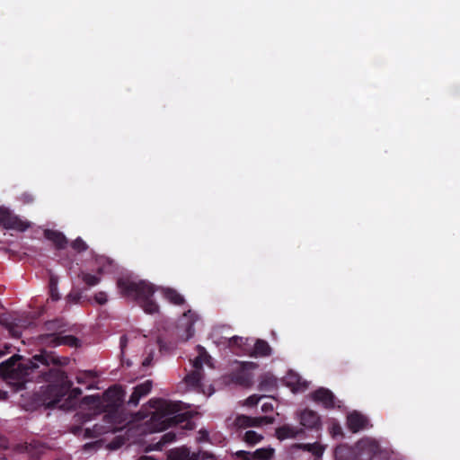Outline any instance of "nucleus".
Here are the masks:
<instances>
[{
    "label": "nucleus",
    "mask_w": 460,
    "mask_h": 460,
    "mask_svg": "<svg viewBox=\"0 0 460 460\" xmlns=\"http://www.w3.org/2000/svg\"><path fill=\"white\" fill-rule=\"evenodd\" d=\"M21 359L20 355H13L0 363V376L6 381L23 384L26 377L40 365H54V367L42 373L43 379L48 385L41 387V401L47 408L57 407L62 398L67 395L73 385L66 372L57 367L61 365L59 358L51 352L42 350L24 362H20Z\"/></svg>",
    "instance_id": "f257e3e1"
},
{
    "label": "nucleus",
    "mask_w": 460,
    "mask_h": 460,
    "mask_svg": "<svg viewBox=\"0 0 460 460\" xmlns=\"http://www.w3.org/2000/svg\"><path fill=\"white\" fill-rule=\"evenodd\" d=\"M148 404L154 409L150 420L157 430L162 431L180 424L187 429L193 428L192 414L190 411H181V402L156 398L149 400Z\"/></svg>",
    "instance_id": "f03ea898"
},
{
    "label": "nucleus",
    "mask_w": 460,
    "mask_h": 460,
    "mask_svg": "<svg viewBox=\"0 0 460 460\" xmlns=\"http://www.w3.org/2000/svg\"><path fill=\"white\" fill-rule=\"evenodd\" d=\"M117 286L124 296L137 301L146 313L158 312L159 306L153 299L156 289L152 283L146 280L135 281L128 278H120L117 281Z\"/></svg>",
    "instance_id": "7ed1b4c3"
},
{
    "label": "nucleus",
    "mask_w": 460,
    "mask_h": 460,
    "mask_svg": "<svg viewBox=\"0 0 460 460\" xmlns=\"http://www.w3.org/2000/svg\"><path fill=\"white\" fill-rule=\"evenodd\" d=\"M124 396V390L120 386L114 385L106 390L102 397L89 396L85 397L84 400L91 401L98 413L106 414L108 420L123 422L121 408Z\"/></svg>",
    "instance_id": "20e7f679"
},
{
    "label": "nucleus",
    "mask_w": 460,
    "mask_h": 460,
    "mask_svg": "<svg viewBox=\"0 0 460 460\" xmlns=\"http://www.w3.org/2000/svg\"><path fill=\"white\" fill-rule=\"evenodd\" d=\"M0 226L7 230L24 232L30 227L31 224L27 221L22 220L9 209L0 208Z\"/></svg>",
    "instance_id": "39448f33"
},
{
    "label": "nucleus",
    "mask_w": 460,
    "mask_h": 460,
    "mask_svg": "<svg viewBox=\"0 0 460 460\" xmlns=\"http://www.w3.org/2000/svg\"><path fill=\"white\" fill-rule=\"evenodd\" d=\"M355 446L358 460H372L380 451L379 443L371 438H361Z\"/></svg>",
    "instance_id": "423d86ee"
},
{
    "label": "nucleus",
    "mask_w": 460,
    "mask_h": 460,
    "mask_svg": "<svg viewBox=\"0 0 460 460\" xmlns=\"http://www.w3.org/2000/svg\"><path fill=\"white\" fill-rule=\"evenodd\" d=\"M111 420L106 418V414H103L102 423H95L92 428L89 427L84 429V437L94 438L110 432H115L122 422Z\"/></svg>",
    "instance_id": "0eeeda50"
},
{
    "label": "nucleus",
    "mask_w": 460,
    "mask_h": 460,
    "mask_svg": "<svg viewBox=\"0 0 460 460\" xmlns=\"http://www.w3.org/2000/svg\"><path fill=\"white\" fill-rule=\"evenodd\" d=\"M42 342L52 347L66 345L70 348H77L81 345V341L74 335H61L57 333H47L40 335Z\"/></svg>",
    "instance_id": "6e6552de"
},
{
    "label": "nucleus",
    "mask_w": 460,
    "mask_h": 460,
    "mask_svg": "<svg viewBox=\"0 0 460 460\" xmlns=\"http://www.w3.org/2000/svg\"><path fill=\"white\" fill-rule=\"evenodd\" d=\"M347 427L352 433H357L372 427V425L366 415L354 411L347 416Z\"/></svg>",
    "instance_id": "1a4fd4ad"
},
{
    "label": "nucleus",
    "mask_w": 460,
    "mask_h": 460,
    "mask_svg": "<svg viewBox=\"0 0 460 460\" xmlns=\"http://www.w3.org/2000/svg\"><path fill=\"white\" fill-rule=\"evenodd\" d=\"M274 453V448L269 447L259 448L254 452L240 450L235 453V456L240 460H270L273 457Z\"/></svg>",
    "instance_id": "9d476101"
},
{
    "label": "nucleus",
    "mask_w": 460,
    "mask_h": 460,
    "mask_svg": "<svg viewBox=\"0 0 460 460\" xmlns=\"http://www.w3.org/2000/svg\"><path fill=\"white\" fill-rule=\"evenodd\" d=\"M311 398L315 402L322 403L324 408L332 409L335 405V397L332 392L327 388L321 387L311 394Z\"/></svg>",
    "instance_id": "9b49d317"
},
{
    "label": "nucleus",
    "mask_w": 460,
    "mask_h": 460,
    "mask_svg": "<svg viewBox=\"0 0 460 460\" xmlns=\"http://www.w3.org/2000/svg\"><path fill=\"white\" fill-rule=\"evenodd\" d=\"M300 424L311 429H319L322 423L319 414L310 409H305L300 413Z\"/></svg>",
    "instance_id": "f8f14e48"
},
{
    "label": "nucleus",
    "mask_w": 460,
    "mask_h": 460,
    "mask_svg": "<svg viewBox=\"0 0 460 460\" xmlns=\"http://www.w3.org/2000/svg\"><path fill=\"white\" fill-rule=\"evenodd\" d=\"M152 386L153 383L151 380H146L145 382L135 386L128 401V404L137 406L140 399L151 392Z\"/></svg>",
    "instance_id": "ddd939ff"
},
{
    "label": "nucleus",
    "mask_w": 460,
    "mask_h": 460,
    "mask_svg": "<svg viewBox=\"0 0 460 460\" xmlns=\"http://www.w3.org/2000/svg\"><path fill=\"white\" fill-rule=\"evenodd\" d=\"M44 237L52 242L58 250L65 249L67 245L66 237L59 231L46 229L44 231Z\"/></svg>",
    "instance_id": "4468645a"
},
{
    "label": "nucleus",
    "mask_w": 460,
    "mask_h": 460,
    "mask_svg": "<svg viewBox=\"0 0 460 460\" xmlns=\"http://www.w3.org/2000/svg\"><path fill=\"white\" fill-rule=\"evenodd\" d=\"M336 460H358L356 446L354 447L347 445H340L334 450Z\"/></svg>",
    "instance_id": "2eb2a0df"
},
{
    "label": "nucleus",
    "mask_w": 460,
    "mask_h": 460,
    "mask_svg": "<svg viewBox=\"0 0 460 460\" xmlns=\"http://www.w3.org/2000/svg\"><path fill=\"white\" fill-rule=\"evenodd\" d=\"M271 353L272 349L270 344L264 340L258 339L253 345L251 356L254 358H265L270 356Z\"/></svg>",
    "instance_id": "dca6fc26"
},
{
    "label": "nucleus",
    "mask_w": 460,
    "mask_h": 460,
    "mask_svg": "<svg viewBox=\"0 0 460 460\" xmlns=\"http://www.w3.org/2000/svg\"><path fill=\"white\" fill-rule=\"evenodd\" d=\"M303 432L302 429H298L290 425H283L276 429V436L279 440L286 438H293Z\"/></svg>",
    "instance_id": "f3484780"
},
{
    "label": "nucleus",
    "mask_w": 460,
    "mask_h": 460,
    "mask_svg": "<svg viewBox=\"0 0 460 460\" xmlns=\"http://www.w3.org/2000/svg\"><path fill=\"white\" fill-rule=\"evenodd\" d=\"M162 293L164 297L171 304L175 305H181L185 303V299L176 289L172 288H163Z\"/></svg>",
    "instance_id": "a211bd4d"
},
{
    "label": "nucleus",
    "mask_w": 460,
    "mask_h": 460,
    "mask_svg": "<svg viewBox=\"0 0 460 460\" xmlns=\"http://www.w3.org/2000/svg\"><path fill=\"white\" fill-rule=\"evenodd\" d=\"M286 378L288 386L291 387L293 391H305L307 388L306 383L302 381L301 377L292 371L288 374Z\"/></svg>",
    "instance_id": "6ab92c4d"
},
{
    "label": "nucleus",
    "mask_w": 460,
    "mask_h": 460,
    "mask_svg": "<svg viewBox=\"0 0 460 460\" xmlns=\"http://www.w3.org/2000/svg\"><path fill=\"white\" fill-rule=\"evenodd\" d=\"M277 385V379L274 376L271 374H264L261 376L260 382H259V390L263 392L271 391L275 388Z\"/></svg>",
    "instance_id": "aec40b11"
},
{
    "label": "nucleus",
    "mask_w": 460,
    "mask_h": 460,
    "mask_svg": "<svg viewBox=\"0 0 460 460\" xmlns=\"http://www.w3.org/2000/svg\"><path fill=\"white\" fill-rule=\"evenodd\" d=\"M233 380L234 383L245 387L252 385V375L243 370L235 373L233 376Z\"/></svg>",
    "instance_id": "412c9836"
},
{
    "label": "nucleus",
    "mask_w": 460,
    "mask_h": 460,
    "mask_svg": "<svg viewBox=\"0 0 460 460\" xmlns=\"http://www.w3.org/2000/svg\"><path fill=\"white\" fill-rule=\"evenodd\" d=\"M297 447L311 452L316 457H321L324 451V447L317 442L313 444H298Z\"/></svg>",
    "instance_id": "4be33fe9"
},
{
    "label": "nucleus",
    "mask_w": 460,
    "mask_h": 460,
    "mask_svg": "<svg viewBox=\"0 0 460 460\" xmlns=\"http://www.w3.org/2000/svg\"><path fill=\"white\" fill-rule=\"evenodd\" d=\"M176 440V434L173 431L164 433L160 440L155 444V448L156 450H163V448Z\"/></svg>",
    "instance_id": "5701e85b"
},
{
    "label": "nucleus",
    "mask_w": 460,
    "mask_h": 460,
    "mask_svg": "<svg viewBox=\"0 0 460 460\" xmlns=\"http://www.w3.org/2000/svg\"><path fill=\"white\" fill-rule=\"evenodd\" d=\"M64 327H65V324H64L62 319H54V320L47 321L44 323V329L48 332H50V333H56L57 332H61Z\"/></svg>",
    "instance_id": "b1692460"
},
{
    "label": "nucleus",
    "mask_w": 460,
    "mask_h": 460,
    "mask_svg": "<svg viewBox=\"0 0 460 460\" xmlns=\"http://www.w3.org/2000/svg\"><path fill=\"white\" fill-rule=\"evenodd\" d=\"M243 439L246 444L254 446L261 442L263 439V437L254 430H248L244 433Z\"/></svg>",
    "instance_id": "393cba45"
},
{
    "label": "nucleus",
    "mask_w": 460,
    "mask_h": 460,
    "mask_svg": "<svg viewBox=\"0 0 460 460\" xmlns=\"http://www.w3.org/2000/svg\"><path fill=\"white\" fill-rule=\"evenodd\" d=\"M96 377L97 376L93 371H84L77 375L76 381L78 384L86 385L87 387L90 388L92 385L88 384V382H93Z\"/></svg>",
    "instance_id": "a878e982"
},
{
    "label": "nucleus",
    "mask_w": 460,
    "mask_h": 460,
    "mask_svg": "<svg viewBox=\"0 0 460 460\" xmlns=\"http://www.w3.org/2000/svg\"><path fill=\"white\" fill-rule=\"evenodd\" d=\"M28 452L31 458L37 460L40 459V455L43 453L44 446L40 443H31L27 447Z\"/></svg>",
    "instance_id": "bb28decb"
},
{
    "label": "nucleus",
    "mask_w": 460,
    "mask_h": 460,
    "mask_svg": "<svg viewBox=\"0 0 460 460\" xmlns=\"http://www.w3.org/2000/svg\"><path fill=\"white\" fill-rule=\"evenodd\" d=\"M80 277L83 282L86 284L88 287H94L101 281V279L99 277L90 273L82 272L80 274Z\"/></svg>",
    "instance_id": "cd10ccee"
},
{
    "label": "nucleus",
    "mask_w": 460,
    "mask_h": 460,
    "mask_svg": "<svg viewBox=\"0 0 460 460\" xmlns=\"http://www.w3.org/2000/svg\"><path fill=\"white\" fill-rule=\"evenodd\" d=\"M252 417L246 415H239L234 420V425L240 429H246L251 427Z\"/></svg>",
    "instance_id": "c85d7f7f"
},
{
    "label": "nucleus",
    "mask_w": 460,
    "mask_h": 460,
    "mask_svg": "<svg viewBox=\"0 0 460 460\" xmlns=\"http://www.w3.org/2000/svg\"><path fill=\"white\" fill-rule=\"evenodd\" d=\"M173 455L176 460H189V456H190V449L187 447H181L176 448L173 451Z\"/></svg>",
    "instance_id": "c756f323"
},
{
    "label": "nucleus",
    "mask_w": 460,
    "mask_h": 460,
    "mask_svg": "<svg viewBox=\"0 0 460 460\" xmlns=\"http://www.w3.org/2000/svg\"><path fill=\"white\" fill-rule=\"evenodd\" d=\"M199 348L202 351L193 360V367L196 369V371L202 369L204 358H207L208 357V353L206 352V350L203 348H201V347H199Z\"/></svg>",
    "instance_id": "7c9ffc66"
},
{
    "label": "nucleus",
    "mask_w": 460,
    "mask_h": 460,
    "mask_svg": "<svg viewBox=\"0 0 460 460\" xmlns=\"http://www.w3.org/2000/svg\"><path fill=\"white\" fill-rule=\"evenodd\" d=\"M71 247L78 252H84L88 248L85 242L80 237H77L75 241L72 242Z\"/></svg>",
    "instance_id": "2f4dec72"
},
{
    "label": "nucleus",
    "mask_w": 460,
    "mask_h": 460,
    "mask_svg": "<svg viewBox=\"0 0 460 460\" xmlns=\"http://www.w3.org/2000/svg\"><path fill=\"white\" fill-rule=\"evenodd\" d=\"M251 427H259L262 424H268L272 422V419L267 416L262 417H252Z\"/></svg>",
    "instance_id": "473e14b6"
},
{
    "label": "nucleus",
    "mask_w": 460,
    "mask_h": 460,
    "mask_svg": "<svg viewBox=\"0 0 460 460\" xmlns=\"http://www.w3.org/2000/svg\"><path fill=\"white\" fill-rule=\"evenodd\" d=\"M186 382L191 384L193 385H198L200 382V373L199 371H194L191 374L188 375L185 378Z\"/></svg>",
    "instance_id": "72a5a7b5"
},
{
    "label": "nucleus",
    "mask_w": 460,
    "mask_h": 460,
    "mask_svg": "<svg viewBox=\"0 0 460 460\" xmlns=\"http://www.w3.org/2000/svg\"><path fill=\"white\" fill-rule=\"evenodd\" d=\"M198 434L197 441L199 443L209 442V434L207 429H201Z\"/></svg>",
    "instance_id": "f704fd0d"
},
{
    "label": "nucleus",
    "mask_w": 460,
    "mask_h": 460,
    "mask_svg": "<svg viewBox=\"0 0 460 460\" xmlns=\"http://www.w3.org/2000/svg\"><path fill=\"white\" fill-rule=\"evenodd\" d=\"M261 400V397L260 396H257L256 394H253V395H251L249 396L246 401H245V404L249 407H253V406H256L259 402Z\"/></svg>",
    "instance_id": "c9c22d12"
},
{
    "label": "nucleus",
    "mask_w": 460,
    "mask_h": 460,
    "mask_svg": "<svg viewBox=\"0 0 460 460\" xmlns=\"http://www.w3.org/2000/svg\"><path fill=\"white\" fill-rule=\"evenodd\" d=\"M94 299L99 305H104L107 302V295L105 292L100 291L95 294Z\"/></svg>",
    "instance_id": "e433bc0d"
},
{
    "label": "nucleus",
    "mask_w": 460,
    "mask_h": 460,
    "mask_svg": "<svg viewBox=\"0 0 460 460\" xmlns=\"http://www.w3.org/2000/svg\"><path fill=\"white\" fill-rule=\"evenodd\" d=\"M20 200L24 204H30L34 201V197L29 192H24L20 196Z\"/></svg>",
    "instance_id": "4c0bfd02"
},
{
    "label": "nucleus",
    "mask_w": 460,
    "mask_h": 460,
    "mask_svg": "<svg viewBox=\"0 0 460 460\" xmlns=\"http://www.w3.org/2000/svg\"><path fill=\"white\" fill-rule=\"evenodd\" d=\"M201 452H191L190 451V456H189V460H199ZM208 457V455L207 452L202 453V459H206Z\"/></svg>",
    "instance_id": "58836bf2"
},
{
    "label": "nucleus",
    "mask_w": 460,
    "mask_h": 460,
    "mask_svg": "<svg viewBox=\"0 0 460 460\" xmlns=\"http://www.w3.org/2000/svg\"><path fill=\"white\" fill-rule=\"evenodd\" d=\"M194 332H195L194 323L191 322L188 323L187 327H186V340L190 339L194 335Z\"/></svg>",
    "instance_id": "ea45409f"
},
{
    "label": "nucleus",
    "mask_w": 460,
    "mask_h": 460,
    "mask_svg": "<svg viewBox=\"0 0 460 460\" xmlns=\"http://www.w3.org/2000/svg\"><path fill=\"white\" fill-rule=\"evenodd\" d=\"M8 439L3 436L2 434H0V449H5L8 447Z\"/></svg>",
    "instance_id": "a19ab883"
},
{
    "label": "nucleus",
    "mask_w": 460,
    "mask_h": 460,
    "mask_svg": "<svg viewBox=\"0 0 460 460\" xmlns=\"http://www.w3.org/2000/svg\"><path fill=\"white\" fill-rule=\"evenodd\" d=\"M127 343H128V338L126 335H122L120 337V341H119V344H120V349H121V353L123 354L124 353V350H125V348L127 346Z\"/></svg>",
    "instance_id": "79ce46f5"
},
{
    "label": "nucleus",
    "mask_w": 460,
    "mask_h": 460,
    "mask_svg": "<svg viewBox=\"0 0 460 460\" xmlns=\"http://www.w3.org/2000/svg\"><path fill=\"white\" fill-rule=\"evenodd\" d=\"M50 296H51L52 300H54V301H58L60 298V296L58 293L57 288H51Z\"/></svg>",
    "instance_id": "37998d69"
},
{
    "label": "nucleus",
    "mask_w": 460,
    "mask_h": 460,
    "mask_svg": "<svg viewBox=\"0 0 460 460\" xmlns=\"http://www.w3.org/2000/svg\"><path fill=\"white\" fill-rule=\"evenodd\" d=\"M81 295L79 293L74 294L70 293L68 295L69 300L73 301L74 303H77L80 300Z\"/></svg>",
    "instance_id": "c03bdc74"
},
{
    "label": "nucleus",
    "mask_w": 460,
    "mask_h": 460,
    "mask_svg": "<svg viewBox=\"0 0 460 460\" xmlns=\"http://www.w3.org/2000/svg\"><path fill=\"white\" fill-rule=\"evenodd\" d=\"M342 433V429H341V427L340 425H333L332 426V434L333 436H336L338 434H341Z\"/></svg>",
    "instance_id": "a18cd8bd"
},
{
    "label": "nucleus",
    "mask_w": 460,
    "mask_h": 460,
    "mask_svg": "<svg viewBox=\"0 0 460 460\" xmlns=\"http://www.w3.org/2000/svg\"><path fill=\"white\" fill-rule=\"evenodd\" d=\"M273 410V407H272V404L271 403H264L262 404L261 406V411L263 412H268V411H270Z\"/></svg>",
    "instance_id": "49530a36"
},
{
    "label": "nucleus",
    "mask_w": 460,
    "mask_h": 460,
    "mask_svg": "<svg viewBox=\"0 0 460 460\" xmlns=\"http://www.w3.org/2000/svg\"><path fill=\"white\" fill-rule=\"evenodd\" d=\"M151 361H152V356H151V355H149L148 357H146V358L144 359V361H143V363H142V364H143V366H144V367H147V366H149V365H150Z\"/></svg>",
    "instance_id": "de8ad7c7"
},
{
    "label": "nucleus",
    "mask_w": 460,
    "mask_h": 460,
    "mask_svg": "<svg viewBox=\"0 0 460 460\" xmlns=\"http://www.w3.org/2000/svg\"><path fill=\"white\" fill-rule=\"evenodd\" d=\"M72 393L75 394V395H77V394H82V391L80 388H74L72 390Z\"/></svg>",
    "instance_id": "09e8293b"
},
{
    "label": "nucleus",
    "mask_w": 460,
    "mask_h": 460,
    "mask_svg": "<svg viewBox=\"0 0 460 460\" xmlns=\"http://www.w3.org/2000/svg\"><path fill=\"white\" fill-rule=\"evenodd\" d=\"M243 341V339L240 337H233L231 339V341H234V343H238V341Z\"/></svg>",
    "instance_id": "8fccbe9b"
},
{
    "label": "nucleus",
    "mask_w": 460,
    "mask_h": 460,
    "mask_svg": "<svg viewBox=\"0 0 460 460\" xmlns=\"http://www.w3.org/2000/svg\"><path fill=\"white\" fill-rule=\"evenodd\" d=\"M138 460H155V459L151 456H143L139 457Z\"/></svg>",
    "instance_id": "3c124183"
},
{
    "label": "nucleus",
    "mask_w": 460,
    "mask_h": 460,
    "mask_svg": "<svg viewBox=\"0 0 460 460\" xmlns=\"http://www.w3.org/2000/svg\"><path fill=\"white\" fill-rule=\"evenodd\" d=\"M3 354L0 352V357L2 356Z\"/></svg>",
    "instance_id": "603ef678"
}]
</instances>
